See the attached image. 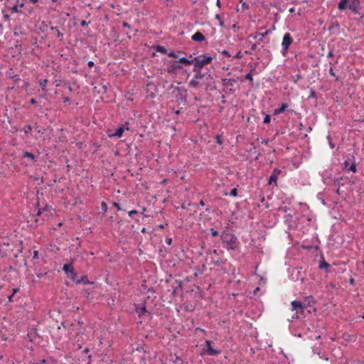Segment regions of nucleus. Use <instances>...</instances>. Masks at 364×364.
I'll use <instances>...</instances> for the list:
<instances>
[{
    "label": "nucleus",
    "instance_id": "obj_1",
    "mask_svg": "<svg viewBox=\"0 0 364 364\" xmlns=\"http://www.w3.org/2000/svg\"><path fill=\"white\" fill-rule=\"evenodd\" d=\"M291 310L296 311V317L304 318L311 313V310L301 301L294 300L291 301Z\"/></svg>",
    "mask_w": 364,
    "mask_h": 364
},
{
    "label": "nucleus",
    "instance_id": "obj_2",
    "mask_svg": "<svg viewBox=\"0 0 364 364\" xmlns=\"http://www.w3.org/2000/svg\"><path fill=\"white\" fill-rule=\"evenodd\" d=\"M222 242L226 244L225 247L228 250H234L238 247L237 238L235 235L230 234L228 232H224L220 235Z\"/></svg>",
    "mask_w": 364,
    "mask_h": 364
},
{
    "label": "nucleus",
    "instance_id": "obj_3",
    "mask_svg": "<svg viewBox=\"0 0 364 364\" xmlns=\"http://www.w3.org/2000/svg\"><path fill=\"white\" fill-rule=\"evenodd\" d=\"M166 282L170 284V288L167 289V291L171 292L173 296H176L179 289H182L183 282L181 280L171 278L170 279H166Z\"/></svg>",
    "mask_w": 364,
    "mask_h": 364
},
{
    "label": "nucleus",
    "instance_id": "obj_4",
    "mask_svg": "<svg viewBox=\"0 0 364 364\" xmlns=\"http://www.w3.org/2000/svg\"><path fill=\"white\" fill-rule=\"evenodd\" d=\"M213 58L207 54H203L193 58V63L203 68L205 65L211 63Z\"/></svg>",
    "mask_w": 364,
    "mask_h": 364
},
{
    "label": "nucleus",
    "instance_id": "obj_5",
    "mask_svg": "<svg viewBox=\"0 0 364 364\" xmlns=\"http://www.w3.org/2000/svg\"><path fill=\"white\" fill-rule=\"evenodd\" d=\"M284 223L289 229H296L298 226L299 220L292 214H287L284 216Z\"/></svg>",
    "mask_w": 364,
    "mask_h": 364
},
{
    "label": "nucleus",
    "instance_id": "obj_6",
    "mask_svg": "<svg viewBox=\"0 0 364 364\" xmlns=\"http://www.w3.org/2000/svg\"><path fill=\"white\" fill-rule=\"evenodd\" d=\"M63 271L67 274V277L73 281H75L77 274L73 266V263L65 264L62 268Z\"/></svg>",
    "mask_w": 364,
    "mask_h": 364
},
{
    "label": "nucleus",
    "instance_id": "obj_7",
    "mask_svg": "<svg viewBox=\"0 0 364 364\" xmlns=\"http://www.w3.org/2000/svg\"><path fill=\"white\" fill-rule=\"evenodd\" d=\"M205 75L206 74H204L202 72L198 74H194L193 79L188 82V86L191 88H199L200 84L198 80H203Z\"/></svg>",
    "mask_w": 364,
    "mask_h": 364
},
{
    "label": "nucleus",
    "instance_id": "obj_8",
    "mask_svg": "<svg viewBox=\"0 0 364 364\" xmlns=\"http://www.w3.org/2000/svg\"><path fill=\"white\" fill-rule=\"evenodd\" d=\"M293 39L289 33H286L282 39V52L284 54L289 49V47L292 43Z\"/></svg>",
    "mask_w": 364,
    "mask_h": 364
},
{
    "label": "nucleus",
    "instance_id": "obj_9",
    "mask_svg": "<svg viewBox=\"0 0 364 364\" xmlns=\"http://www.w3.org/2000/svg\"><path fill=\"white\" fill-rule=\"evenodd\" d=\"M282 173V171L279 169L278 168H274L272 171V174L269 176L268 179V184L271 185L272 183H274V185L277 186V178L278 176Z\"/></svg>",
    "mask_w": 364,
    "mask_h": 364
},
{
    "label": "nucleus",
    "instance_id": "obj_10",
    "mask_svg": "<svg viewBox=\"0 0 364 364\" xmlns=\"http://www.w3.org/2000/svg\"><path fill=\"white\" fill-rule=\"evenodd\" d=\"M146 92L149 93V95L151 98H154L156 97V92L157 91L156 85L152 82H148L146 83Z\"/></svg>",
    "mask_w": 364,
    "mask_h": 364
},
{
    "label": "nucleus",
    "instance_id": "obj_11",
    "mask_svg": "<svg viewBox=\"0 0 364 364\" xmlns=\"http://www.w3.org/2000/svg\"><path fill=\"white\" fill-rule=\"evenodd\" d=\"M211 343L212 342L210 341H205L206 353L209 355H217L220 354V351L213 348L211 346Z\"/></svg>",
    "mask_w": 364,
    "mask_h": 364
},
{
    "label": "nucleus",
    "instance_id": "obj_12",
    "mask_svg": "<svg viewBox=\"0 0 364 364\" xmlns=\"http://www.w3.org/2000/svg\"><path fill=\"white\" fill-rule=\"evenodd\" d=\"M182 65H181L178 60H175L173 63L167 68L168 73H176L178 70L182 69Z\"/></svg>",
    "mask_w": 364,
    "mask_h": 364
},
{
    "label": "nucleus",
    "instance_id": "obj_13",
    "mask_svg": "<svg viewBox=\"0 0 364 364\" xmlns=\"http://www.w3.org/2000/svg\"><path fill=\"white\" fill-rule=\"evenodd\" d=\"M146 301H144V303L142 304V305L140 306H136V313L138 314L139 316H141L142 315H144L145 314H148L149 315L151 314V313L149 311H148L146 310Z\"/></svg>",
    "mask_w": 364,
    "mask_h": 364
},
{
    "label": "nucleus",
    "instance_id": "obj_14",
    "mask_svg": "<svg viewBox=\"0 0 364 364\" xmlns=\"http://www.w3.org/2000/svg\"><path fill=\"white\" fill-rule=\"evenodd\" d=\"M205 36L201 32H200V31L196 32L191 36V40L195 41V42H198V43H201L203 41H205Z\"/></svg>",
    "mask_w": 364,
    "mask_h": 364
},
{
    "label": "nucleus",
    "instance_id": "obj_15",
    "mask_svg": "<svg viewBox=\"0 0 364 364\" xmlns=\"http://www.w3.org/2000/svg\"><path fill=\"white\" fill-rule=\"evenodd\" d=\"M189 58H187L186 57H181V58H179L178 61V63L181 65V64H185V65H192L193 63V55L191 54L189 55Z\"/></svg>",
    "mask_w": 364,
    "mask_h": 364
},
{
    "label": "nucleus",
    "instance_id": "obj_16",
    "mask_svg": "<svg viewBox=\"0 0 364 364\" xmlns=\"http://www.w3.org/2000/svg\"><path fill=\"white\" fill-rule=\"evenodd\" d=\"M189 58H187L186 57H181V58H179L178 61V63L181 65V64H185V65H192L193 63V55L191 54L189 55Z\"/></svg>",
    "mask_w": 364,
    "mask_h": 364
},
{
    "label": "nucleus",
    "instance_id": "obj_17",
    "mask_svg": "<svg viewBox=\"0 0 364 364\" xmlns=\"http://www.w3.org/2000/svg\"><path fill=\"white\" fill-rule=\"evenodd\" d=\"M360 7V2H350L348 5V9L355 14H359L358 8Z\"/></svg>",
    "mask_w": 364,
    "mask_h": 364
},
{
    "label": "nucleus",
    "instance_id": "obj_18",
    "mask_svg": "<svg viewBox=\"0 0 364 364\" xmlns=\"http://www.w3.org/2000/svg\"><path fill=\"white\" fill-rule=\"evenodd\" d=\"M124 132V128L123 127H121V126H119L115 131L114 133L112 134H109V137H118V138H120L123 135V133Z\"/></svg>",
    "mask_w": 364,
    "mask_h": 364
},
{
    "label": "nucleus",
    "instance_id": "obj_19",
    "mask_svg": "<svg viewBox=\"0 0 364 364\" xmlns=\"http://www.w3.org/2000/svg\"><path fill=\"white\" fill-rule=\"evenodd\" d=\"M288 107H289V105L287 103H282L280 107L275 109L274 110L273 114L277 115L279 114L284 112Z\"/></svg>",
    "mask_w": 364,
    "mask_h": 364
},
{
    "label": "nucleus",
    "instance_id": "obj_20",
    "mask_svg": "<svg viewBox=\"0 0 364 364\" xmlns=\"http://www.w3.org/2000/svg\"><path fill=\"white\" fill-rule=\"evenodd\" d=\"M222 85L223 86H233L235 83L237 82V80L235 79H228V78H223L222 80Z\"/></svg>",
    "mask_w": 364,
    "mask_h": 364
},
{
    "label": "nucleus",
    "instance_id": "obj_21",
    "mask_svg": "<svg viewBox=\"0 0 364 364\" xmlns=\"http://www.w3.org/2000/svg\"><path fill=\"white\" fill-rule=\"evenodd\" d=\"M77 284H92V282H90L89 280H88V278H87V275H83L82 277H81V278L80 279H77L76 278L75 279V281H74Z\"/></svg>",
    "mask_w": 364,
    "mask_h": 364
},
{
    "label": "nucleus",
    "instance_id": "obj_22",
    "mask_svg": "<svg viewBox=\"0 0 364 364\" xmlns=\"http://www.w3.org/2000/svg\"><path fill=\"white\" fill-rule=\"evenodd\" d=\"M23 156L24 158L30 159L32 161L36 162L37 161L38 157L29 151H24L23 153Z\"/></svg>",
    "mask_w": 364,
    "mask_h": 364
},
{
    "label": "nucleus",
    "instance_id": "obj_23",
    "mask_svg": "<svg viewBox=\"0 0 364 364\" xmlns=\"http://www.w3.org/2000/svg\"><path fill=\"white\" fill-rule=\"evenodd\" d=\"M350 0H341L338 4V9L341 11H343L347 8V4Z\"/></svg>",
    "mask_w": 364,
    "mask_h": 364
},
{
    "label": "nucleus",
    "instance_id": "obj_24",
    "mask_svg": "<svg viewBox=\"0 0 364 364\" xmlns=\"http://www.w3.org/2000/svg\"><path fill=\"white\" fill-rule=\"evenodd\" d=\"M155 50L159 52V53H163V54H166L167 53V50L162 46H160V45H157L154 47Z\"/></svg>",
    "mask_w": 364,
    "mask_h": 364
},
{
    "label": "nucleus",
    "instance_id": "obj_25",
    "mask_svg": "<svg viewBox=\"0 0 364 364\" xmlns=\"http://www.w3.org/2000/svg\"><path fill=\"white\" fill-rule=\"evenodd\" d=\"M271 30H267L264 33H257V35L260 36V38L258 40L259 42H261L263 41V38H265V37L269 35L271 33Z\"/></svg>",
    "mask_w": 364,
    "mask_h": 364
},
{
    "label": "nucleus",
    "instance_id": "obj_26",
    "mask_svg": "<svg viewBox=\"0 0 364 364\" xmlns=\"http://www.w3.org/2000/svg\"><path fill=\"white\" fill-rule=\"evenodd\" d=\"M327 173H328L327 172L326 173H323V178L324 183L328 185L331 183V181H333V179H331L330 176L327 175Z\"/></svg>",
    "mask_w": 364,
    "mask_h": 364
},
{
    "label": "nucleus",
    "instance_id": "obj_27",
    "mask_svg": "<svg viewBox=\"0 0 364 364\" xmlns=\"http://www.w3.org/2000/svg\"><path fill=\"white\" fill-rule=\"evenodd\" d=\"M50 30H51V31H55V33H57V36H58V38H62V37L63 36V33H62V32L58 29V27H56V26H55V27H54V26H52V27L50 28Z\"/></svg>",
    "mask_w": 364,
    "mask_h": 364
},
{
    "label": "nucleus",
    "instance_id": "obj_28",
    "mask_svg": "<svg viewBox=\"0 0 364 364\" xmlns=\"http://www.w3.org/2000/svg\"><path fill=\"white\" fill-rule=\"evenodd\" d=\"M192 65H193V71L194 74H198V73H201V70L203 68H200V66L197 65L195 63H193Z\"/></svg>",
    "mask_w": 364,
    "mask_h": 364
},
{
    "label": "nucleus",
    "instance_id": "obj_29",
    "mask_svg": "<svg viewBox=\"0 0 364 364\" xmlns=\"http://www.w3.org/2000/svg\"><path fill=\"white\" fill-rule=\"evenodd\" d=\"M263 114H264V119H263V123L264 124H269V123H270L271 115L269 114H264V112H263Z\"/></svg>",
    "mask_w": 364,
    "mask_h": 364
},
{
    "label": "nucleus",
    "instance_id": "obj_30",
    "mask_svg": "<svg viewBox=\"0 0 364 364\" xmlns=\"http://www.w3.org/2000/svg\"><path fill=\"white\" fill-rule=\"evenodd\" d=\"M330 267V264L326 262L325 260L323 259L322 262H320V264H319V268L320 269H323V268H328Z\"/></svg>",
    "mask_w": 364,
    "mask_h": 364
},
{
    "label": "nucleus",
    "instance_id": "obj_31",
    "mask_svg": "<svg viewBox=\"0 0 364 364\" xmlns=\"http://www.w3.org/2000/svg\"><path fill=\"white\" fill-rule=\"evenodd\" d=\"M32 130V127L31 125L28 124V125H25L23 129H21V131L24 132L26 134H28L29 132H31Z\"/></svg>",
    "mask_w": 364,
    "mask_h": 364
},
{
    "label": "nucleus",
    "instance_id": "obj_32",
    "mask_svg": "<svg viewBox=\"0 0 364 364\" xmlns=\"http://www.w3.org/2000/svg\"><path fill=\"white\" fill-rule=\"evenodd\" d=\"M342 179H343V178H342V177H341V178H334L333 179V181L336 184V186H337L338 188H340L341 186H343V183H341V182H340V180H342Z\"/></svg>",
    "mask_w": 364,
    "mask_h": 364
},
{
    "label": "nucleus",
    "instance_id": "obj_33",
    "mask_svg": "<svg viewBox=\"0 0 364 364\" xmlns=\"http://www.w3.org/2000/svg\"><path fill=\"white\" fill-rule=\"evenodd\" d=\"M48 82L47 79H44L43 80L40 81V86L41 87L43 91H46V87Z\"/></svg>",
    "mask_w": 364,
    "mask_h": 364
},
{
    "label": "nucleus",
    "instance_id": "obj_34",
    "mask_svg": "<svg viewBox=\"0 0 364 364\" xmlns=\"http://www.w3.org/2000/svg\"><path fill=\"white\" fill-rule=\"evenodd\" d=\"M215 18L218 20V21H219V26L220 27H223L224 26V22L223 21L221 17H220V14H216L215 15Z\"/></svg>",
    "mask_w": 364,
    "mask_h": 364
},
{
    "label": "nucleus",
    "instance_id": "obj_35",
    "mask_svg": "<svg viewBox=\"0 0 364 364\" xmlns=\"http://www.w3.org/2000/svg\"><path fill=\"white\" fill-rule=\"evenodd\" d=\"M226 263V260H220V259H218L216 261L214 262V264L218 266V267H220L223 264H225Z\"/></svg>",
    "mask_w": 364,
    "mask_h": 364
},
{
    "label": "nucleus",
    "instance_id": "obj_36",
    "mask_svg": "<svg viewBox=\"0 0 364 364\" xmlns=\"http://www.w3.org/2000/svg\"><path fill=\"white\" fill-rule=\"evenodd\" d=\"M101 210L103 213H105L107 211V205L105 201H102L101 203Z\"/></svg>",
    "mask_w": 364,
    "mask_h": 364
},
{
    "label": "nucleus",
    "instance_id": "obj_37",
    "mask_svg": "<svg viewBox=\"0 0 364 364\" xmlns=\"http://www.w3.org/2000/svg\"><path fill=\"white\" fill-rule=\"evenodd\" d=\"M229 195L232 197H236L237 196V189L236 188H232Z\"/></svg>",
    "mask_w": 364,
    "mask_h": 364
},
{
    "label": "nucleus",
    "instance_id": "obj_38",
    "mask_svg": "<svg viewBox=\"0 0 364 364\" xmlns=\"http://www.w3.org/2000/svg\"><path fill=\"white\" fill-rule=\"evenodd\" d=\"M348 171H350L353 173L356 172L357 169H356V164L355 163L352 164L349 168H348Z\"/></svg>",
    "mask_w": 364,
    "mask_h": 364
},
{
    "label": "nucleus",
    "instance_id": "obj_39",
    "mask_svg": "<svg viewBox=\"0 0 364 364\" xmlns=\"http://www.w3.org/2000/svg\"><path fill=\"white\" fill-rule=\"evenodd\" d=\"M11 10L12 12H16V13H22V11L21 10H19L18 9V6L17 5H14L11 8Z\"/></svg>",
    "mask_w": 364,
    "mask_h": 364
},
{
    "label": "nucleus",
    "instance_id": "obj_40",
    "mask_svg": "<svg viewBox=\"0 0 364 364\" xmlns=\"http://www.w3.org/2000/svg\"><path fill=\"white\" fill-rule=\"evenodd\" d=\"M169 57L173 58H178V55L174 52V51H170L169 53L167 52L166 53Z\"/></svg>",
    "mask_w": 364,
    "mask_h": 364
},
{
    "label": "nucleus",
    "instance_id": "obj_41",
    "mask_svg": "<svg viewBox=\"0 0 364 364\" xmlns=\"http://www.w3.org/2000/svg\"><path fill=\"white\" fill-rule=\"evenodd\" d=\"M210 234L213 237H217L219 235L218 232L216 230H215L214 228H210Z\"/></svg>",
    "mask_w": 364,
    "mask_h": 364
},
{
    "label": "nucleus",
    "instance_id": "obj_42",
    "mask_svg": "<svg viewBox=\"0 0 364 364\" xmlns=\"http://www.w3.org/2000/svg\"><path fill=\"white\" fill-rule=\"evenodd\" d=\"M243 57V55L242 53V52L240 50H239L234 56H233V58H237V59H241Z\"/></svg>",
    "mask_w": 364,
    "mask_h": 364
},
{
    "label": "nucleus",
    "instance_id": "obj_43",
    "mask_svg": "<svg viewBox=\"0 0 364 364\" xmlns=\"http://www.w3.org/2000/svg\"><path fill=\"white\" fill-rule=\"evenodd\" d=\"M215 139H216V142H217L219 145H222V144H223L222 136H220V135H217V136H215Z\"/></svg>",
    "mask_w": 364,
    "mask_h": 364
},
{
    "label": "nucleus",
    "instance_id": "obj_44",
    "mask_svg": "<svg viewBox=\"0 0 364 364\" xmlns=\"http://www.w3.org/2000/svg\"><path fill=\"white\" fill-rule=\"evenodd\" d=\"M245 78L252 82L253 80L252 73H247Z\"/></svg>",
    "mask_w": 364,
    "mask_h": 364
},
{
    "label": "nucleus",
    "instance_id": "obj_45",
    "mask_svg": "<svg viewBox=\"0 0 364 364\" xmlns=\"http://www.w3.org/2000/svg\"><path fill=\"white\" fill-rule=\"evenodd\" d=\"M309 98H316V93L313 89L311 90L310 95L309 96L308 99Z\"/></svg>",
    "mask_w": 364,
    "mask_h": 364
},
{
    "label": "nucleus",
    "instance_id": "obj_46",
    "mask_svg": "<svg viewBox=\"0 0 364 364\" xmlns=\"http://www.w3.org/2000/svg\"><path fill=\"white\" fill-rule=\"evenodd\" d=\"M293 77L294 78V82L295 83H296L299 80L302 79V76L299 74L296 75L295 76H293Z\"/></svg>",
    "mask_w": 364,
    "mask_h": 364
},
{
    "label": "nucleus",
    "instance_id": "obj_47",
    "mask_svg": "<svg viewBox=\"0 0 364 364\" xmlns=\"http://www.w3.org/2000/svg\"><path fill=\"white\" fill-rule=\"evenodd\" d=\"M36 274L38 279H41L47 274V272L36 273Z\"/></svg>",
    "mask_w": 364,
    "mask_h": 364
},
{
    "label": "nucleus",
    "instance_id": "obj_48",
    "mask_svg": "<svg viewBox=\"0 0 364 364\" xmlns=\"http://www.w3.org/2000/svg\"><path fill=\"white\" fill-rule=\"evenodd\" d=\"M289 210V208L287 207V206H284V207H279V211H282L284 213H287L288 210Z\"/></svg>",
    "mask_w": 364,
    "mask_h": 364
},
{
    "label": "nucleus",
    "instance_id": "obj_49",
    "mask_svg": "<svg viewBox=\"0 0 364 364\" xmlns=\"http://www.w3.org/2000/svg\"><path fill=\"white\" fill-rule=\"evenodd\" d=\"M129 123L128 122H126L124 124L121 125V127L124 128V131L129 130Z\"/></svg>",
    "mask_w": 364,
    "mask_h": 364
},
{
    "label": "nucleus",
    "instance_id": "obj_50",
    "mask_svg": "<svg viewBox=\"0 0 364 364\" xmlns=\"http://www.w3.org/2000/svg\"><path fill=\"white\" fill-rule=\"evenodd\" d=\"M220 53H221V54H223V55H225V56H227V57H228V58L231 57V55H230V54L229 53V52H228V50H222Z\"/></svg>",
    "mask_w": 364,
    "mask_h": 364
},
{
    "label": "nucleus",
    "instance_id": "obj_51",
    "mask_svg": "<svg viewBox=\"0 0 364 364\" xmlns=\"http://www.w3.org/2000/svg\"><path fill=\"white\" fill-rule=\"evenodd\" d=\"M130 217H132L134 215L138 214V211L136 210H131L128 213Z\"/></svg>",
    "mask_w": 364,
    "mask_h": 364
},
{
    "label": "nucleus",
    "instance_id": "obj_52",
    "mask_svg": "<svg viewBox=\"0 0 364 364\" xmlns=\"http://www.w3.org/2000/svg\"><path fill=\"white\" fill-rule=\"evenodd\" d=\"M113 206L115 207L118 210H122L119 203H118L117 202H114Z\"/></svg>",
    "mask_w": 364,
    "mask_h": 364
},
{
    "label": "nucleus",
    "instance_id": "obj_53",
    "mask_svg": "<svg viewBox=\"0 0 364 364\" xmlns=\"http://www.w3.org/2000/svg\"><path fill=\"white\" fill-rule=\"evenodd\" d=\"M213 89H215V87H210V83H207V84L205 85V90L206 91H207V90H213Z\"/></svg>",
    "mask_w": 364,
    "mask_h": 364
},
{
    "label": "nucleus",
    "instance_id": "obj_54",
    "mask_svg": "<svg viewBox=\"0 0 364 364\" xmlns=\"http://www.w3.org/2000/svg\"><path fill=\"white\" fill-rule=\"evenodd\" d=\"M199 205L201 206H204L205 205L204 201L203 200H201L200 201L199 204L196 203V204H193V205L195 206L196 208H197Z\"/></svg>",
    "mask_w": 364,
    "mask_h": 364
},
{
    "label": "nucleus",
    "instance_id": "obj_55",
    "mask_svg": "<svg viewBox=\"0 0 364 364\" xmlns=\"http://www.w3.org/2000/svg\"><path fill=\"white\" fill-rule=\"evenodd\" d=\"M33 259H38V250H35L33 252Z\"/></svg>",
    "mask_w": 364,
    "mask_h": 364
},
{
    "label": "nucleus",
    "instance_id": "obj_56",
    "mask_svg": "<svg viewBox=\"0 0 364 364\" xmlns=\"http://www.w3.org/2000/svg\"><path fill=\"white\" fill-rule=\"evenodd\" d=\"M294 319H302L301 318H297L296 317V312L291 317V319H289V321L292 322Z\"/></svg>",
    "mask_w": 364,
    "mask_h": 364
},
{
    "label": "nucleus",
    "instance_id": "obj_57",
    "mask_svg": "<svg viewBox=\"0 0 364 364\" xmlns=\"http://www.w3.org/2000/svg\"><path fill=\"white\" fill-rule=\"evenodd\" d=\"M171 242H172V238L171 237H167L166 239V243L168 245H171Z\"/></svg>",
    "mask_w": 364,
    "mask_h": 364
},
{
    "label": "nucleus",
    "instance_id": "obj_58",
    "mask_svg": "<svg viewBox=\"0 0 364 364\" xmlns=\"http://www.w3.org/2000/svg\"><path fill=\"white\" fill-rule=\"evenodd\" d=\"M87 23L85 20H82L80 21V26H82V27H85L86 26H87Z\"/></svg>",
    "mask_w": 364,
    "mask_h": 364
},
{
    "label": "nucleus",
    "instance_id": "obj_59",
    "mask_svg": "<svg viewBox=\"0 0 364 364\" xmlns=\"http://www.w3.org/2000/svg\"><path fill=\"white\" fill-rule=\"evenodd\" d=\"M63 102L67 103L70 102V99L68 97H63Z\"/></svg>",
    "mask_w": 364,
    "mask_h": 364
},
{
    "label": "nucleus",
    "instance_id": "obj_60",
    "mask_svg": "<svg viewBox=\"0 0 364 364\" xmlns=\"http://www.w3.org/2000/svg\"><path fill=\"white\" fill-rule=\"evenodd\" d=\"M242 9H247L249 8V5H248V4H247L246 2H243V3L242 4Z\"/></svg>",
    "mask_w": 364,
    "mask_h": 364
},
{
    "label": "nucleus",
    "instance_id": "obj_61",
    "mask_svg": "<svg viewBox=\"0 0 364 364\" xmlns=\"http://www.w3.org/2000/svg\"><path fill=\"white\" fill-rule=\"evenodd\" d=\"M18 291H19V289L18 288H14L12 289V295L14 296Z\"/></svg>",
    "mask_w": 364,
    "mask_h": 364
},
{
    "label": "nucleus",
    "instance_id": "obj_62",
    "mask_svg": "<svg viewBox=\"0 0 364 364\" xmlns=\"http://www.w3.org/2000/svg\"><path fill=\"white\" fill-rule=\"evenodd\" d=\"M13 79L15 82H17V81H19L20 80V78H19V76L18 75H15L13 76Z\"/></svg>",
    "mask_w": 364,
    "mask_h": 364
},
{
    "label": "nucleus",
    "instance_id": "obj_63",
    "mask_svg": "<svg viewBox=\"0 0 364 364\" xmlns=\"http://www.w3.org/2000/svg\"><path fill=\"white\" fill-rule=\"evenodd\" d=\"M122 26L124 28H130V25L127 22H123Z\"/></svg>",
    "mask_w": 364,
    "mask_h": 364
},
{
    "label": "nucleus",
    "instance_id": "obj_64",
    "mask_svg": "<svg viewBox=\"0 0 364 364\" xmlns=\"http://www.w3.org/2000/svg\"><path fill=\"white\" fill-rule=\"evenodd\" d=\"M30 103H31V105H36V104H37V101H36V100L35 98H31V99L30 100Z\"/></svg>",
    "mask_w": 364,
    "mask_h": 364
}]
</instances>
